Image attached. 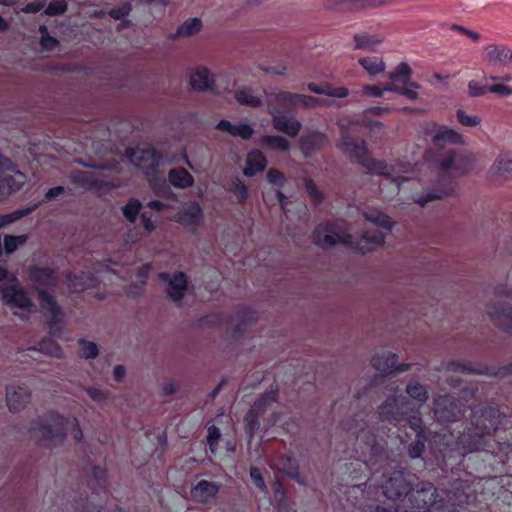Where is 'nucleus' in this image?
<instances>
[{"label": "nucleus", "instance_id": "31", "mask_svg": "<svg viewBox=\"0 0 512 512\" xmlns=\"http://www.w3.org/2000/svg\"><path fill=\"white\" fill-rule=\"evenodd\" d=\"M214 84L210 71L206 67H198L190 76V85L193 89L205 91Z\"/></svg>", "mask_w": 512, "mask_h": 512}, {"label": "nucleus", "instance_id": "17", "mask_svg": "<svg viewBox=\"0 0 512 512\" xmlns=\"http://www.w3.org/2000/svg\"><path fill=\"white\" fill-rule=\"evenodd\" d=\"M426 134L432 137V142L437 148H440L443 143L454 145L463 143V136L446 125H438L435 123L427 130Z\"/></svg>", "mask_w": 512, "mask_h": 512}, {"label": "nucleus", "instance_id": "24", "mask_svg": "<svg viewBox=\"0 0 512 512\" xmlns=\"http://www.w3.org/2000/svg\"><path fill=\"white\" fill-rule=\"evenodd\" d=\"M483 59L490 63L506 65L512 60V51L506 46L491 44L485 47Z\"/></svg>", "mask_w": 512, "mask_h": 512}, {"label": "nucleus", "instance_id": "55", "mask_svg": "<svg viewBox=\"0 0 512 512\" xmlns=\"http://www.w3.org/2000/svg\"><path fill=\"white\" fill-rule=\"evenodd\" d=\"M78 342L81 347L80 353L83 358L94 359L97 357L99 350L94 342L86 341L84 339H80Z\"/></svg>", "mask_w": 512, "mask_h": 512}, {"label": "nucleus", "instance_id": "28", "mask_svg": "<svg viewBox=\"0 0 512 512\" xmlns=\"http://www.w3.org/2000/svg\"><path fill=\"white\" fill-rule=\"evenodd\" d=\"M307 88L313 93L330 97L345 98L349 95V90L346 87H333L329 82H323L321 84L310 82L307 84Z\"/></svg>", "mask_w": 512, "mask_h": 512}, {"label": "nucleus", "instance_id": "10", "mask_svg": "<svg viewBox=\"0 0 512 512\" xmlns=\"http://www.w3.org/2000/svg\"><path fill=\"white\" fill-rule=\"evenodd\" d=\"M162 282L167 283L166 293L169 299L180 302L188 289V277L182 272H161L158 275Z\"/></svg>", "mask_w": 512, "mask_h": 512}, {"label": "nucleus", "instance_id": "34", "mask_svg": "<svg viewBox=\"0 0 512 512\" xmlns=\"http://www.w3.org/2000/svg\"><path fill=\"white\" fill-rule=\"evenodd\" d=\"M260 144L271 151L286 152L290 149L289 141L280 135H263Z\"/></svg>", "mask_w": 512, "mask_h": 512}, {"label": "nucleus", "instance_id": "52", "mask_svg": "<svg viewBox=\"0 0 512 512\" xmlns=\"http://www.w3.org/2000/svg\"><path fill=\"white\" fill-rule=\"evenodd\" d=\"M303 186L315 204H320L323 202L324 194L320 191V189L311 178H304Z\"/></svg>", "mask_w": 512, "mask_h": 512}, {"label": "nucleus", "instance_id": "32", "mask_svg": "<svg viewBox=\"0 0 512 512\" xmlns=\"http://www.w3.org/2000/svg\"><path fill=\"white\" fill-rule=\"evenodd\" d=\"M452 191V182L451 180H449L444 185H437L431 191L418 197L416 203L419 204L421 207H424L427 203L433 200L442 199L443 197L449 195Z\"/></svg>", "mask_w": 512, "mask_h": 512}, {"label": "nucleus", "instance_id": "25", "mask_svg": "<svg viewBox=\"0 0 512 512\" xmlns=\"http://www.w3.org/2000/svg\"><path fill=\"white\" fill-rule=\"evenodd\" d=\"M266 166V156L260 150H252L247 154L243 174L247 177H252L257 173L264 171Z\"/></svg>", "mask_w": 512, "mask_h": 512}, {"label": "nucleus", "instance_id": "3", "mask_svg": "<svg viewBox=\"0 0 512 512\" xmlns=\"http://www.w3.org/2000/svg\"><path fill=\"white\" fill-rule=\"evenodd\" d=\"M337 147L348 155L351 162L361 165L369 174L389 176L393 171L384 160L370 155L365 140H356L347 131L341 133Z\"/></svg>", "mask_w": 512, "mask_h": 512}, {"label": "nucleus", "instance_id": "26", "mask_svg": "<svg viewBox=\"0 0 512 512\" xmlns=\"http://www.w3.org/2000/svg\"><path fill=\"white\" fill-rule=\"evenodd\" d=\"M216 129L227 132L233 137L239 136L244 140L252 137L254 130L251 125L241 123L238 125L232 124L229 120L222 119L216 124Z\"/></svg>", "mask_w": 512, "mask_h": 512}, {"label": "nucleus", "instance_id": "57", "mask_svg": "<svg viewBox=\"0 0 512 512\" xmlns=\"http://www.w3.org/2000/svg\"><path fill=\"white\" fill-rule=\"evenodd\" d=\"M237 200L240 204H243L248 199V188L247 186L239 179H236L232 183V187L230 188Z\"/></svg>", "mask_w": 512, "mask_h": 512}, {"label": "nucleus", "instance_id": "30", "mask_svg": "<svg viewBox=\"0 0 512 512\" xmlns=\"http://www.w3.org/2000/svg\"><path fill=\"white\" fill-rule=\"evenodd\" d=\"M169 183L179 189L193 186L194 177L183 167L173 168L168 173Z\"/></svg>", "mask_w": 512, "mask_h": 512}, {"label": "nucleus", "instance_id": "41", "mask_svg": "<svg viewBox=\"0 0 512 512\" xmlns=\"http://www.w3.org/2000/svg\"><path fill=\"white\" fill-rule=\"evenodd\" d=\"M202 28V21L200 18L193 17L185 20L177 29V37L192 36L197 34Z\"/></svg>", "mask_w": 512, "mask_h": 512}, {"label": "nucleus", "instance_id": "4", "mask_svg": "<svg viewBox=\"0 0 512 512\" xmlns=\"http://www.w3.org/2000/svg\"><path fill=\"white\" fill-rule=\"evenodd\" d=\"M425 160L433 164L441 172L454 170L459 175L469 172L474 163L472 155L460 149H451L445 154L427 151L425 153Z\"/></svg>", "mask_w": 512, "mask_h": 512}, {"label": "nucleus", "instance_id": "6", "mask_svg": "<svg viewBox=\"0 0 512 512\" xmlns=\"http://www.w3.org/2000/svg\"><path fill=\"white\" fill-rule=\"evenodd\" d=\"M25 181V174L15 171L12 160L0 153V200L19 191Z\"/></svg>", "mask_w": 512, "mask_h": 512}, {"label": "nucleus", "instance_id": "14", "mask_svg": "<svg viewBox=\"0 0 512 512\" xmlns=\"http://www.w3.org/2000/svg\"><path fill=\"white\" fill-rule=\"evenodd\" d=\"M257 320L256 312L246 306L238 307L237 310L228 319L229 323H235L232 331V338L235 340L240 339L243 334L249 329Z\"/></svg>", "mask_w": 512, "mask_h": 512}, {"label": "nucleus", "instance_id": "1", "mask_svg": "<svg viewBox=\"0 0 512 512\" xmlns=\"http://www.w3.org/2000/svg\"><path fill=\"white\" fill-rule=\"evenodd\" d=\"M387 443L384 439H378L373 429L362 428L356 438L353 456L355 465L359 467L360 474L354 468L350 473H355L354 479H361L362 475L368 477L380 471L388 460ZM351 466L354 462L350 463Z\"/></svg>", "mask_w": 512, "mask_h": 512}, {"label": "nucleus", "instance_id": "45", "mask_svg": "<svg viewBox=\"0 0 512 512\" xmlns=\"http://www.w3.org/2000/svg\"><path fill=\"white\" fill-rule=\"evenodd\" d=\"M36 207H37V205H33L30 207L17 209L11 213L0 215V228L6 226L8 224L14 223V222L22 219L23 217L29 215L31 212H33L36 209Z\"/></svg>", "mask_w": 512, "mask_h": 512}, {"label": "nucleus", "instance_id": "51", "mask_svg": "<svg viewBox=\"0 0 512 512\" xmlns=\"http://www.w3.org/2000/svg\"><path fill=\"white\" fill-rule=\"evenodd\" d=\"M27 235H5L3 246L7 254L15 252L19 246L27 242Z\"/></svg>", "mask_w": 512, "mask_h": 512}, {"label": "nucleus", "instance_id": "21", "mask_svg": "<svg viewBox=\"0 0 512 512\" xmlns=\"http://www.w3.org/2000/svg\"><path fill=\"white\" fill-rule=\"evenodd\" d=\"M326 141L327 137L324 133L315 131L301 136L299 146L305 157H311L325 145Z\"/></svg>", "mask_w": 512, "mask_h": 512}, {"label": "nucleus", "instance_id": "38", "mask_svg": "<svg viewBox=\"0 0 512 512\" xmlns=\"http://www.w3.org/2000/svg\"><path fill=\"white\" fill-rule=\"evenodd\" d=\"M400 425L410 428L415 435L426 433L419 411H411V413H409V410H407L406 418L403 419Z\"/></svg>", "mask_w": 512, "mask_h": 512}, {"label": "nucleus", "instance_id": "63", "mask_svg": "<svg viewBox=\"0 0 512 512\" xmlns=\"http://www.w3.org/2000/svg\"><path fill=\"white\" fill-rule=\"evenodd\" d=\"M301 130V123L296 119H289L280 132L287 134L290 137H296Z\"/></svg>", "mask_w": 512, "mask_h": 512}, {"label": "nucleus", "instance_id": "58", "mask_svg": "<svg viewBox=\"0 0 512 512\" xmlns=\"http://www.w3.org/2000/svg\"><path fill=\"white\" fill-rule=\"evenodd\" d=\"M493 169L499 174L512 173V158L507 155H500L494 163Z\"/></svg>", "mask_w": 512, "mask_h": 512}, {"label": "nucleus", "instance_id": "54", "mask_svg": "<svg viewBox=\"0 0 512 512\" xmlns=\"http://www.w3.org/2000/svg\"><path fill=\"white\" fill-rule=\"evenodd\" d=\"M220 436L221 432L217 426L211 425L207 428L206 440L209 450L212 454H216L217 452Z\"/></svg>", "mask_w": 512, "mask_h": 512}, {"label": "nucleus", "instance_id": "20", "mask_svg": "<svg viewBox=\"0 0 512 512\" xmlns=\"http://www.w3.org/2000/svg\"><path fill=\"white\" fill-rule=\"evenodd\" d=\"M29 400L30 392L25 387H8L6 389V403L11 412L21 411Z\"/></svg>", "mask_w": 512, "mask_h": 512}, {"label": "nucleus", "instance_id": "50", "mask_svg": "<svg viewBox=\"0 0 512 512\" xmlns=\"http://www.w3.org/2000/svg\"><path fill=\"white\" fill-rule=\"evenodd\" d=\"M426 442V433L415 435L414 441L408 447V455L410 456V458H420L424 452Z\"/></svg>", "mask_w": 512, "mask_h": 512}, {"label": "nucleus", "instance_id": "8", "mask_svg": "<svg viewBox=\"0 0 512 512\" xmlns=\"http://www.w3.org/2000/svg\"><path fill=\"white\" fill-rule=\"evenodd\" d=\"M433 412L439 422L452 423L462 418L465 406L454 396L445 394L434 399Z\"/></svg>", "mask_w": 512, "mask_h": 512}, {"label": "nucleus", "instance_id": "48", "mask_svg": "<svg viewBox=\"0 0 512 512\" xmlns=\"http://www.w3.org/2000/svg\"><path fill=\"white\" fill-rule=\"evenodd\" d=\"M74 512H101V505L95 504L90 501L89 497L86 495L85 497L80 496L78 500L72 504Z\"/></svg>", "mask_w": 512, "mask_h": 512}, {"label": "nucleus", "instance_id": "46", "mask_svg": "<svg viewBox=\"0 0 512 512\" xmlns=\"http://www.w3.org/2000/svg\"><path fill=\"white\" fill-rule=\"evenodd\" d=\"M411 74L412 71L410 66L405 62H401L395 70L389 74V78L393 82H399L406 85L410 82Z\"/></svg>", "mask_w": 512, "mask_h": 512}, {"label": "nucleus", "instance_id": "36", "mask_svg": "<svg viewBox=\"0 0 512 512\" xmlns=\"http://www.w3.org/2000/svg\"><path fill=\"white\" fill-rule=\"evenodd\" d=\"M364 217L369 222H372L375 225L387 230H392L394 226V222L391 220V218L387 214L377 209H369L365 211Z\"/></svg>", "mask_w": 512, "mask_h": 512}, {"label": "nucleus", "instance_id": "16", "mask_svg": "<svg viewBox=\"0 0 512 512\" xmlns=\"http://www.w3.org/2000/svg\"><path fill=\"white\" fill-rule=\"evenodd\" d=\"M398 355L393 352L376 353L372 359V366L380 372H405L411 367L409 363H401L397 365Z\"/></svg>", "mask_w": 512, "mask_h": 512}, {"label": "nucleus", "instance_id": "60", "mask_svg": "<svg viewBox=\"0 0 512 512\" xmlns=\"http://www.w3.org/2000/svg\"><path fill=\"white\" fill-rule=\"evenodd\" d=\"M489 86L483 85L481 82L476 80H471L468 83V94L471 97H480L485 95Z\"/></svg>", "mask_w": 512, "mask_h": 512}, {"label": "nucleus", "instance_id": "15", "mask_svg": "<svg viewBox=\"0 0 512 512\" xmlns=\"http://www.w3.org/2000/svg\"><path fill=\"white\" fill-rule=\"evenodd\" d=\"M2 301L15 308L31 309L35 305L23 287L11 285L1 289Z\"/></svg>", "mask_w": 512, "mask_h": 512}, {"label": "nucleus", "instance_id": "33", "mask_svg": "<svg viewBox=\"0 0 512 512\" xmlns=\"http://www.w3.org/2000/svg\"><path fill=\"white\" fill-rule=\"evenodd\" d=\"M280 469L291 479L297 481L299 484L303 483V480L299 471L298 461L289 455H283L279 459Z\"/></svg>", "mask_w": 512, "mask_h": 512}, {"label": "nucleus", "instance_id": "42", "mask_svg": "<svg viewBox=\"0 0 512 512\" xmlns=\"http://www.w3.org/2000/svg\"><path fill=\"white\" fill-rule=\"evenodd\" d=\"M278 389H271L270 391L264 393L261 397H259L254 404L251 406L259 413L263 414L267 408L272 406L278 400Z\"/></svg>", "mask_w": 512, "mask_h": 512}, {"label": "nucleus", "instance_id": "44", "mask_svg": "<svg viewBox=\"0 0 512 512\" xmlns=\"http://www.w3.org/2000/svg\"><path fill=\"white\" fill-rule=\"evenodd\" d=\"M235 99L241 105L248 107L257 108L262 105V100L247 88L238 89L235 93Z\"/></svg>", "mask_w": 512, "mask_h": 512}, {"label": "nucleus", "instance_id": "18", "mask_svg": "<svg viewBox=\"0 0 512 512\" xmlns=\"http://www.w3.org/2000/svg\"><path fill=\"white\" fill-rule=\"evenodd\" d=\"M447 370L456 373L469 375H485L495 377L494 366L483 363L473 364L466 360H451L447 363Z\"/></svg>", "mask_w": 512, "mask_h": 512}, {"label": "nucleus", "instance_id": "43", "mask_svg": "<svg viewBox=\"0 0 512 512\" xmlns=\"http://www.w3.org/2000/svg\"><path fill=\"white\" fill-rule=\"evenodd\" d=\"M381 39L368 34H355L354 42L355 48L375 52L378 44L381 43Z\"/></svg>", "mask_w": 512, "mask_h": 512}, {"label": "nucleus", "instance_id": "35", "mask_svg": "<svg viewBox=\"0 0 512 512\" xmlns=\"http://www.w3.org/2000/svg\"><path fill=\"white\" fill-rule=\"evenodd\" d=\"M31 350H38L39 352L52 356L54 358H62L63 357V350L61 346L58 344V342L52 338H44L38 343V347H34Z\"/></svg>", "mask_w": 512, "mask_h": 512}, {"label": "nucleus", "instance_id": "19", "mask_svg": "<svg viewBox=\"0 0 512 512\" xmlns=\"http://www.w3.org/2000/svg\"><path fill=\"white\" fill-rule=\"evenodd\" d=\"M493 324L499 329L512 332V306L506 303L493 305L487 311Z\"/></svg>", "mask_w": 512, "mask_h": 512}, {"label": "nucleus", "instance_id": "62", "mask_svg": "<svg viewBox=\"0 0 512 512\" xmlns=\"http://www.w3.org/2000/svg\"><path fill=\"white\" fill-rule=\"evenodd\" d=\"M249 473H250V477H251L253 484L260 490L266 491L267 487H266L264 478L262 477L260 470L255 466H251Z\"/></svg>", "mask_w": 512, "mask_h": 512}, {"label": "nucleus", "instance_id": "40", "mask_svg": "<svg viewBox=\"0 0 512 512\" xmlns=\"http://www.w3.org/2000/svg\"><path fill=\"white\" fill-rule=\"evenodd\" d=\"M261 415V413L251 407L244 416V430L250 439L253 438L255 432L260 427L259 418Z\"/></svg>", "mask_w": 512, "mask_h": 512}, {"label": "nucleus", "instance_id": "12", "mask_svg": "<svg viewBox=\"0 0 512 512\" xmlns=\"http://www.w3.org/2000/svg\"><path fill=\"white\" fill-rule=\"evenodd\" d=\"M26 273L29 281L35 284L36 290L56 287L59 282L56 271L49 266L30 265Z\"/></svg>", "mask_w": 512, "mask_h": 512}, {"label": "nucleus", "instance_id": "47", "mask_svg": "<svg viewBox=\"0 0 512 512\" xmlns=\"http://www.w3.org/2000/svg\"><path fill=\"white\" fill-rule=\"evenodd\" d=\"M40 33V46L43 51L52 52L59 45V41L57 38L51 36L49 34L48 28L45 25H40L39 27Z\"/></svg>", "mask_w": 512, "mask_h": 512}, {"label": "nucleus", "instance_id": "9", "mask_svg": "<svg viewBox=\"0 0 512 512\" xmlns=\"http://www.w3.org/2000/svg\"><path fill=\"white\" fill-rule=\"evenodd\" d=\"M132 157L135 161V166L144 170V175L149 178L150 186L156 190L158 184L155 177L162 159L161 153L155 148H145L134 152Z\"/></svg>", "mask_w": 512, "mask_h": 512}, {"label": "nucleus", "instance_id": "53", "mask_svg": "<svg viewBox=\"0 0 512 512\" xmlns=\"http://www.w3.org/2000/svg\"><path fill=\"white\" fill-rule=\"evenodd\" d=\"M64 312L59 314L55 318H51V320L47 323V331L50 335L61 337L64 330Z\"/></svg>", "mask_w": 512, "mask_h": 512}, {"label": "nucleus", "instance_id": "22", "mask_svg": "<svg viewBox=\"0 0 512 512\" xmlns=\"http://www.w3.org/2000/svg\"><path fill=\"white\" fill-rule=\"evenodd\" d=\"M88 487L92 495L100 497L108 493V473L105 467L93 466L91 477L88 480Z\"/></svg>", "mask_w": 512, "mask_h": 512}, {"label": "nucleus", "instance_id": "56", "mask_svg": "<svg viewBox=\"0 0 512 512\" xmlns=\"http://www.w3.org/2000/svg\"><path fill=\"white\" fill-rule=\"evenodd\" d=\"M67 10V2L65 0H52L44 10V14L48 16H58Z\"/></svg>", "mask_w": 512, "mask_h": 512}, {"label": "nucleus", "instance_id": "11", "mask_svg": "<svg viewBox=\"0 0 512 512\" xmlns=\"http://www.w3.org/2000/svg\"><path fill=\"white\" fill-rule=\"evenodd\" d=\"M274 100L279 107L274 108V112L281 113L285 110H291L298 105L308 107L315 103L320 102V99L313 96H306L303 94H297L289 91H278L274 95Z\"/></svg>", "mask_w": 512, "mask_h": 512}, {"label": "nucleus", "instance_id": "27", "mask_svg": "<svg viewBox=\"0 0 512 512\" xmlns=\"http://www.w3.org/2000/svg\"><path fill=\"white\" fill-rule=\"evenodd\" d=\"M219 491L215 482L201 480L191 490L193 498L199 502H209Z\"/></svg>", "mask_w": 512, "mask_h": 512}, {"label": "nucleus", "instance_id": "29", "mask_svg": "<svg viewBox=\"0 0 512 512\" xmlns=\"http://www.w3.org/2000/svg\"><path fill=\"white\" fill-rule=\"evenodd\" d=\"M37 297L40 302L41 308L43 309V311L48 313L51 316V318H55L59 314H62L63 310L57 303L55 297L46 289L38 288Z\"/></svg>", "mask_w": 512, "mask_h": 512}, {"label": "nucleus", "instance_id": "61", "mask_svg": "<svg viewBox=\"0 0 512 512\" xmlns=\"http://www.w3.org/2000/svg\"><path fill=\"white\" fill-rule=\"evenodd\" d=\"M267 179L271 184H273L277 187L284 186V184L286 182L284 173L276 168H270L267 171Z\"/></svg>", "mask_w": 512, "mask_h": 512}, {"label": "nucleus", "instance_id": "7", "mask_svg": "<svg viewBox=\"0 0 512 512\" xmlns=\"http://www.w3.org/2000/svg\"><path fill=\"white\" fill-rule=\"evenodd\" d=\"M393 391L394 394L388 396L379 406L378 413L383 422L398 425L406 418V411L410 409V402L408 398L397 395L398 386H395Z\"/></svg>", "mask_w": 512, "mask_h": 512}, {"label": "nucleus", "instance_id": "37", "mask_svg": "<svg viewBox=\"0 0 512 512\" xmlns=\"http://www.w3.org/2000/svg\"><path fill=\"white\" fill-rule=\"evenodd\" d=\"M406 393L410 398L420 403L426 402L429 398L427 387L415 379L408 382Z\"/></svg>", "mask_w": 512, "mask_h": 512}, {"label": "nucleus", "instance_id": "23", "mask_svg": "<svg viewBox=\"0 0 512 512\" xmlns=\"http://www.w3.org/2000/svg\"><path fill=\"white\" fill-rule=\"evenodd\" d=\"M392 0H331L328 7L334 10H353L367 7H376L387 4Z\"/></svg>", "mask_w": 512, "mask_h": 512}, {"label": "nucleus", "instance_id": "2", "mask_svg": "<svg viewBox=\"0 0 512 512\" xmlns=\"http://www.w3.org/2000/svg\"><path fill=\"white\" fill-rule=\"evenodd\" d=\"M335 222H326L315 227L312 232V240L321 248L342 244L361 253L381 247L385 243V235L378 231H366L360 240H355L350 233L336 231Z\"/></svg>", "mask_w": 512, "mask_h": 512}, {"label": "nucleus", "instance_id": "5", "mask_svg": "<svg viewBox=\"0 0 512 512\" xmlns=\"http://www.w3.org/2000/svg\"><path fill=\"white\" fill-rule=\"evenodd\" d=\"M68 422V418L57 412L49 411L31 422L30 431L39 433L45 440L62 442L66 437Z\"/></svg>", "mask_w": 512, "mask_h": 512}, {"label": "nucleus", "instance_id": "39", "mask_svg": "<svg viewBox=\"0 0 512 512\" xmlns=\"http://www.w3.org/2000/svg\"><path fill=\"white\" fill-rule=\"evenodd\" d=\"M358 62L371 76L382 73L386 67L384 61L381 58L375 56L362 57Z\"/></svg>", "mask_w": 512, "mask_h": 512}, {"label": "nucleus", "instance_id": "49", "mask_svg": "<svg viewBox=\"0 0 512 512\" xmlns=\"http://www.w3.org/2000/svg\"><path fill=\"white\" fill-rule=\"evenodd\" d=\"M142 208L141 202L136 198H130L128 202L123 206L122 212L125 218L130 222L134 223L137 219L138 214Z\"/></svg>", "mask_w": 512, "mask_h": 512}, {"label": "nucleus", "instance_id": "13", "mask_svg": "<svg viewBox=\"0 0 512 512\" xmlns=\"http://www.w3.org/2000/svg\"><path fill=\"white\" fill-rule=\"evenodd\" d=\"M174 220L189 231H195L203 224L204 214L198 202H192L175 215Z\"/></svg>", "mask_w": 512, "mask_h": 512}, {"label": "nucleus", "instance_id": "64", "mask_svg": "<svg viewBox=\"0 0 512 512\" xmlns=\"http://www.w3.org/2000/svg\"><path fill=\"white\" fill-rule=\"evenodd\" d=\"M130 11L131 6L129 4H123L110 9L109 16L115 20H122L129 15Z\"/></svg>", "mask_w": 512, "mask_h": 512}, {"label": "nucleus", "instance_id": "59", "mask_svg": "<svg viewBox=\"0 0 512 512\" xmlns=\"http://www.w3.org/2000/svg\"><path fill=\"white\" fill-rule=\"evenodd\" d=\"M456 116L459 123L467 127H475L481 122V119L478 116L468 115L462 109L457 111Z\"/></svg>", "mask_w": 512, "mask_h": 512}]
</instances>
